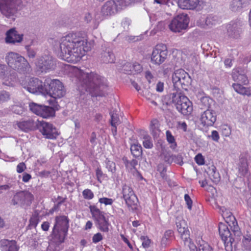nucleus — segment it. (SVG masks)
I'll return each instance as SVG.
<instances>
[{
  "label": "nucleus",
  "instance_id": "obj_44",
  "mask_svg": "<svg viewBox=\"0 0 251 251\" xmlns=\"http://www.w3.org/2000/svg\"><path fill=\"white\" fill-rule=\"evenodd\" d=\"M161 156L165 162L169 164L173 162L174 155L168 151L166 150L163 151L161 154Z\"/></svg>",
  "mask_w": 251,
  "mask_h": 251
},
{
  "label": "nucleus",
  "instance_id": "obj_24",
  "mask_svg": "<svg viewBox=\"0 0 251 251\" xmlns=\"http://www.w3.org/2000/svg\"><path fill=\"white\" fill-rule=\"evenodd\" d=\"M251 2V0H233L230 4V8L233 11H240L246 7Z\"/></svg>",
  "mask_w": 251,
  "mask_h": 251
},
{
  "label": "nucleus",
  "instance_id": "obj_35",
  "mask_svg": "<svg viewBox=\"0 0 251 251\" xmlns=\"http://www.w3.org/2000/svg\"><path fill=\"white\" fill-rule=\"evenodd\" d=\"M232 87L237 93L241 95L250 96L251 94V91L249 88L244 87L239 83H233Z\"/></svg>",
  "mask_w": 251,
  "mask_h": 251
},
{
  "label": "nucleus",
  "instance_id": "obj_34",
  "mask_svg": "<svg viewBox=\"0 0 251 251\" xmlns=\"http://www.w3.org/2000/svg\"><path fill=\"white\" fill-rule=\"evenodd\" d=\"M208 175L210 179L215 183L218 182L220 180V176L217 171L215 166H212L207 171Z\"/></svg>",
  "mask_w": 251,
  "mask_h": 251
},
{
  "label": "nucleus",
  "instance_id": "obj_7",
  "mask_svg": "<svg viewBox=\"0 0 251 251\" xmlns=\"http://www.w3.org/2000/svg\"><path fill=\"white\" fill-rule=\"evenodd\" d=\"M174 87L177 89H187L191 83V78L187 73L182 69L176 70L172 75Z\"/></svg>",
  "mask_w": 251,
  "mask_h": 251
},
{
  "label": "nucleus",
  "instance_id": "obj_48",
  "mask_svg": "<svg viewBox=\"0 0 251 251\" xmlns=\"http://www.w3.org/2000/svg\"><path fill=\"white\" fill-rule=\"evenodd\" d=\"M30 110L35 114L40 116L43 105L35 103H30L29 105Z\"/></svg>",
  "mask_w": 251,
  "mask_h": 251
},
{
  "label": "nucleus",
  "instance_id": "obj_31",
  "mask_svg": "<svg viewBox=\"0 0 251 251\" xmlns=\"http://www.w3.org/2000/svg\"><path fill=\"white\" fill-rule=\"evenodd\" d=\"M67 232L60 228L53 227L52 232V238L57 243H62L64 241Z\"/></svg>",
  "mask_w": 251,
  "mask_h": 251
},
{
  "label": "nucleus",
  "instance_id": "obj_14",
  "mask_svg": "<svg viewBox=\"0 0 251 251\" xmlns=\"http://www.w3.org/2000/svg\"><path fill=\"white\" fill-rule=\"evenodd\" d=\"M7 70L6 65L0 63V78L4 85L11 86L16 80V75L15 72H8Z\"/></svg>",
  "mask_w": 251,
  "mask_h": 251
},
{
  "label": "nucleus",
  "instance_id": "obj_28",
  "mask_svg": "<svg viewBox=\"0 0 251 251\" xmlns=\"http://www.w3.org/2000/svg\"><path fill=\"white\" fill-rule=\"evenodd\" d=\"M54 227L60 228L61 230H63V231L64 230L67 232L69 227V221L67 217L65 216L56 217Z\"/></svg>",
  "mask_w": 251,
  "mask_h": 251
},
{
  "label": "nucleus",
  "instance_id": "obj_26",
  "mask_svg": "<svg viewBox=\"0 0 251 251\" xmlns=\"http://www.w3.org/2000/svg\"><path fill=\"white\" fill-rule=\"evenodd\" d=\"M2 251H18L16 242L14 240L3 239L0 241Z\"/></svg>",
  "mask_w": 251,
  "mask_h": 251
},
{
  "label": "nucleus",
  "instance_id": "obj_27",
  "mask_svg": "<svg viewBox=\"0 0 251 251\" xmlns=\"http://www.w3.org/2000/svg\"><path fill=\"white\" fill-rule=\"evenodd\" d=\"M227 29L229 36L233 38H238L241 32V25L239 23L229 24Z\"/></svg>",
  "mask_w": 251,
  "mask_h": 251
},
{
  "label": "nucleus",
  "instance_id": "obj_64",
  "mask_svg": "<svg viewBox=\"0 0 251 251\" xmlns=\"http://www.w3.org/2000/svg\"><path fill=\"white\" fill-rule=\"evenodd\" d=\"M221 210L222 212V215L224 219H226L232 215V213L225 207H223Z\"/></svg>",
  "mask_w": 251,
  "mask_h": 251
},
{
  "label": "nucleus",
  "instance_id": "obj_51",
  "mask_svg": "<svg viewBox=\"0 0 251 251\" xmlns=\"http://www.w3.org/2000/svg\"><path fill=\"white\" fill-rule=\"evenodd\" d=\"M10 98V95L8 92L5 91H0V102L8 101Z\"/></svg>",
  "mask_w": 251,
  "mask_h": 251
},
{
  "label": "nucleus",
  "instance_id": "obj_60",
  "mask_svg": "<svg viewBox=\"0 0 251 251\" xmlns=\"http://www.w3.org/2000/svg\"><path fill=\"white\" fill-rule=\"evenodd\" d=\"M184 200L187 204V208L189 210H191L192 209L193 202L188 194H185L184 195Z\"/></svg>",
  "mask_w": 251,
  "mask_h": 251
},
{
  "label": "nucleus",
  "instance_id": "obj_29",
  "mask_svg": "<svg viewBox=\"0 0 251 251\" xmlns=\"http://www.w3.org/2000/svg\"><path fill=\"white\" fill-rule=\"evenodd\" d=\"M189 247L190 251H213L209 245L203 240L199 241V249L191 242H189Z\"/></svg>",
  "mask_w": 251,
  "mask_h": 251
},
{
  "label": "nucleus",
  "instance_id": "obj_8",
  "mask_svg": "<svg viewBox=\"0 0 251 251\" xmlns=\"http://www.w3.org/2000/svg\"><path fill=\"white\" fill-rule=\"evenodd\" d=\"M33 199L34 196L30 192L20 191L14 195L11 203L14 205L26 208L31 204Z\"/></svg>",
  "mask_w": 251,
  "mask_h": 251
},
{
  "label": "nucleus",
  "instance_id": "obj_38",
  "mask_svg": "<svg viewBox=\"0 0 251 251\" xmlns=\"http://www.w3.org/2000/svg\"><path fill=\"white\" fill-rule=\"evenodd\" d=\"M115 3V7L118 11L128 6L134 0H112Z\"/></svg>",
  "mask_w": 251,
  "mask_h": 251
},
{
  "label": "nucleus",
  "instance_id": "obj_4",
  "mask_svg": "<svg viewBox=\"0 0 251 251\" xmlns=\"http://www.w3.org/2000/svg\"><path fill=\"white\" fill-rule=\"evenodd\" d=\"M5 59L10 68L20 73H24L29 69V64L26 59L17 52H7L5 55Z\"/></svg>",
  "mask_w": 251,
  "mask_h": 251
},
{
  "label": "nucleus",
  "instance_id": "obj_17",
  "mask_svg": "<svg viewBox=\"0 0 251 251\" xmlns=\"http://www.w3.org/2000/svg\"><path fill=\"white\" fill-rule=\"evenodd\" d=\"M115 3L112 0L106 1L101 7L100 17H96V21L99 19L103 20L106 17L114 14L117 12Z\"/></svg>",
  "mask_w": 251,
  "mask_h": 251
},
{
  "label": "nucleus",
  "instance_id": "obj_25",
  "mask_svg": "<svg viewBox=\"0 0 251 251\" xmlns=\"http://www.w3.org/2000/svg\"><path fill=\"white\" fill-rule=\"evenodd\" d=\"M200 2V0H178V5L183 9H194Z\"/></svg>",
  "mask_w": 251,
  "mask_h": 251
},
{
  "label": "nucleus",
  "instance_id": "obj_22",
  "mask_svg": "<svg viewBox=\"0 0 251 251\" xmlns=\"http://www.w3.org/2000/svg\"><path fill=\"white\" fill-rule=\"evenodd\" d=\"M49 102L51 106L43 105L40 113V116L44 118L54 116L55 110H58V107H59L57 102L54 100H49Z\"/></svg>",
  "mask_w": 251,
  "mask_h": 251
},
{
  "label": "nucleus",
  "instance_id": "obj_1",
  "mask_svg": "<svg viewBox=\"0 0 251 251\" xmlns=\"http://www.w3.org/2000/svg\"><path fill=\"white\" fill-rule=\"evenodd\" d=\"M87 37L84 32L70 33L55 42L58 48V56L68 62L79 61L89 50L87 47Z\"/></svg>",
  "mask_w": 251,
  "mask_h": 251
},
{
  "label": "nucleus",
  "instance_id": "obj_42",
  "mask_svg": "<svg viewBox=\"0 0 251 251\" xmlns=\"http://www.w3.org/2000/svg\"><path fill=\"white\" fill-rule=\"evenodd\" d=\"M173 231L172 230H167L165 231L163 237L161 240V246L166 247L170 242L171 238L173 236Z\"/></svg>",
  "mask_w": 251,
  "mask_h": 251
},
{
  "label": "nucleus",
  "instance_id": "obj_18",
  "mask_svg": "<svg viewBox=\"0 0 251 251\" xmlns=\"http://www.w3.org/2000/svg\"><path fill=\"white\" fill-rule=\"evenodd\" d=\"M19 129L25 132H28L36 129L37 124L34 119L31 118H26L20 121H17L15 123Z\"/></svg>",
  "mask_w": 251,
  "mask_h": 251
},
{
  "label": "nucleus",
  "instance_id": "obj_47",
  "mask_svg": "<svg viewBox=\"0 0 251 251\" xmlns=\"http://www.w3.org/2000/svg\"><path fill=\"white\" fill-rule=\"evenodd\" d=\"M243 247L246 250L251 251V234H246L242 240Z\"/></svg>",
  "mask_w": 251,
  "mask_h": 251
},
{
  "label": "nucleus",
  "instance_id": "obj_37",
  "mask_svg": "<svg viewBox=\"0 0 251 251\" xmlns=\"http://www.w3.org/2000/svg\"><path fill=\"white\" fill-rule=\"evenodd\" d=\"M90 212L93 218L97 221L98 220L104 217L103 213L101 211L98 207L95 205H90L89 206Z\"/></svg>",
  "mask_w": 251,
  "mask_h": 251
},
{
  "label": "nucleus",
  "instance_id": "obj_15",
  "mask_svg": "<svg viewBox=\"0 0 251 251\" xmlns=\"http://www.w3.org/2000/svg\"><path fill=\"white\" fill-rule=\"evenodd\" d=\"M40 131L45 138L54 139L58 135L56 128L51 124L42 122L40 123Z\"/></svg>",
  "mask_w": 251,
  "mask_h": 251
},
{
  "label": "nucleus",
  "instance_id": "obj_59",
  "mask_svg": "<svg viewBox=\"0 0 251 251\" xmlns=\"http://www.w3.org/2000/svg\"><path fill=\"white\" fill-rule=\"evenodd\" d=\"M201 102L206 108H209L212 102V100L207 97H203L201 99Z\"/></svg>",
  "mask_w": 251,
  "mask_h": 251
},
{
  "label": "nucleus",
  "instance_id": "obj_58",
  "mask_svg": "<svg viewBox=\"0 0 251 251\" xmlns=\"http://www.w3.org/2000/svg\"><path fill=\"white\" fill-rule=\"evenodd\" d=\"M114 200L112 199L108 198H101L99 200V202L101 204H104L105 205H112Z\"/></svg>",
  "mask_w": 251,
  "mask_h": 251
},
{
  "label": "nucleus",
  "instance_id": "obj_40",
  "mask_svg": "<svg viewBox=\"0 0 251 251\" xmlns=\"http://www.w3.org/2000/svg\"><path fill=\"white\" fill-rule=\"evenodd\" d=\"M232 77L234 80L237 81L244 85H247L249 83L247 76L244 74H239L238 71L236 73H233Z\"/></svg>",
  "mask_w": 251,
  "mask_h": 251
},
{
  "label": "nucleus",
  "instance_id": "obj_43",
  "mask_svg": "<svg viewBox=\"0 0 251 251\" xmlns=\"http://www.w3.org/2000/svg\"><path fill=\"white\" fill-rule=\"evenodd\" d=\"M130 151L132 155L135 157H139L142 154V147L139 145H132L130 147Z\"/></svg>",
  "mask_w": 251,
  "mask_h": 251
},
{
  "label": "nucleus",
  "instance_id": "obj_50",
  "mask_svg": "<svg viewBox=\"0 0 251 251\" xmlns=\"http://www.w3.org/2000/svg\"><path fill=\"white\" fill-rule=\"evenodd\" d=\"M105 164L106 167L109 172H111L113 174L116 172V165L113 161L106 159Z\"/></svg>",
  "mask_w": 251,
  "mask_h": 251
},
{
  "label": "nucleus",
  "instance_id": "obj_33",
  "mask_svg": "<svg viewBox=\"0 0 251 251\" xmlns=\"http://www.w3.org/2000/svg\"><path fill=\"white\" fill-rule=\"evenodd\" d=\"M110 115L111 117L110 124L112 126V132L113 135L115 136L117 135V126L121 124V121L119 119V117L116 113L110 112Z\"/></svg>",
  "mask_w": 251,
  "mask_h": 251
},
{
  "label": "nucleus",
  "instance_id": "obj_63",
  "mask_svg": "<svg viewBox=\"0 0 251 251\" xmlns=\"http://www.w3.org/2000/svg\"><path fill=\"white\" fill-rule=\"evenodd\" d=\"M103 239L101 233H97L94 235L92 237V241L94 243H97L102 240Z\"/></svg>",
  "mask_w": 251,
  "mask_h": 251
},
{
  "label": "nucleus",
  "instance_id": "obj_9",
  "mask_svg": "<svg viewBox=\"0 0 251 251\" xmlns=\"http://www.w3.org/2000/svg\"><path fill=\"white\" fill-rule=\"evenodd\" d=\"M168 51L166 46L158 44L153 49L151 62L154 65L159 66L165 62L167 58Z\"/></svg>",
  "mask_w": 251,
  "mask_h": 251
},
{
  "label": "nucleus",
  "instance_id": "obj_39",
  "mask_svg": "<svg viewBox=\"0 0 251 251\" xmlns=\"http://www.w3.org/2000/svg\"><path fill=\"white\" fill-rule=\"evenodd\" d=\"M99 17H100V15L97 14V15H96L95 16V18H93L92 14L88 13H87L85 16V21L87 22V23H89L90 22L92 21V23H93L92 27L94 29H96L98 27L99 23H100V21H101V19H99L98 20H97L96 21V17L98 18Z\"/></svg>",
  "mask_w": 251,
  "mask_h": 251
},
{
  "label": "nucleus",
  "instance_id": "obj_55",
  "mask_svg": "<svg viewBox=\"0 0 251 251\" xmlns=\"http://www.w3.org/2000/svg\"><path fill=\"white\" fill-rule=\"evenodd\" d=\"M144 147L147 149H151L153 147L151 138L149 136H145L143 141Z\"/></svg>",
  "mask_w": 251,
  "mask_h": 251
},
{
  "label": "nucleus",
  "instance_id": "obj_23",
  "mask_svg": "<svg viewBox=\"0 0 251 251\" xmlns=\"http://www.w3.org/2000/svg\"><path fill=\"white\" fill-rule=\"evenodd\" d=\"M142 70V66L138 63L133 64L127 63L123 67V72L128 75L138 74L141 73Z\"/></svg>",
  "mask_w": 251,
  "mask_h": 251
},
{
  "label": "nucleus",
  "instance_id": "obj_52",
  "mask_svg": "<svg viewBox=\"0 0 251 251\" xmlns=\"http://www.w3.org/2000/svg\"><path fill=\"white\" fill-rule=\"evenodd\" d=\"M11 111L16 114H22L24 112V108L22 105H14L11 107Z\"/></svg>",
  "mask_w": 251,
  "mask_h": 251
},
{
  "label": "nucleus",
  "instance_id": "obj_13",
  "mask_svg": "<svg viewBox=\"0 0 251 251\" xmlns=\"http://www.w3.org/2000/svg\"><path fill=\"white\" fill-rule=\"evenodd\" d=\"M28 92L32 94H42L44 95L46 92L45 90V81L44 83L37 78H31L27 84L24 87Z\"/></svg>",
  "mask_w": 251,
  "mask_h": 251
},
{
  "label": "nucleus",
  "instance_id": "obj_36",
  "mask_svg": "<svg viewBox=\"0 0 251 251\" xmlns=\"http://www.w3.org/2000/svg\"><path fill=\"white\" fill-rule=\"evenodd\" d=\"M225 220L233 231L236 232L238 231L239 227L237 225V222L235 218L232 214L225 219Z\"/></svg>",
  "mask_w": 251,
  "mask_h": 251
},
{
  "label": "nucleus",
  "instance_id": "obj_41",
  "mask_svg": "<svg viewBox=\"0 0 251 251\" xmlns=\"http://www.w3.org/2000/svg\"><path fill=\"white\" fill-rule=\"evenodd\" d=\"M98 225V227L103 232H108L109 230V223L106 220L105 217H103L102 218L97 221Z\"/></svg>",
  "mask_w": 251,
  "mask_h": 251
},
{
  "label": "nucleus",
  "instance_id": "obj_12",
  "mask_svg": "<svg viewBox=\"0 0 251 251\" xmlns=\"http://www.w3.org/2000/svg\"><path fill=\"white\" fill-rule=\"evenodd\" d=\"M189 23L187 15L180 14L175 17L169 25L170 30L175 32H179L185 29Z\"/></svg>",
  "mask_w": 251,
  "mask_h": 251
},
{
  "label": "nucleus",
  "instance_id": "obj_20",
  "mask_svg": "<svg viewBox=\"0 0 251 251\" xmlns=\"http://www.w3.org/2000/svg\"><path fill=\"white\" fill-rule=\"evenodd\" d=\"M176 224L181 238L187 241L189 239V231L185 220L181 217H177L176 218Z\"/></svg>",
  "mask_w": 251,
  "mask_h": 251
},
{
  "label": "nucleus",
  "instance_id": "obj_57",
  "mask_svg": "<svg viewBox=\"0 0 251 251\" xmlns=\"http://www.w3.org/2000/svg\"><path fill=\"white\" fill-rule=\"evenodd\" d=\"M140 240L142 241V245L144 248H148L150 247L151 240L148 237L142 236L140 237Z\"/></svg>",
  "mask_w": 251,
  "mask_h": 251
},
{
  "label": "nucleus",
  "instance_id": "obj_62",
  "mask_svg": "<svg viewBox=\"0 0 251 251\" xmlns=\"http://www.w3.org/2000/svg\"><path fill=\"white\" fill-rule=\"evenodd\" d=\"M26 167L25 163L21 162L19 163L16 167V171L18 173H22L26 169Z\"/></svg>",
  "mask_w": 251,
  "mask_h": 251
},
{
  "label": "nucleus",
  "instance_id": "obj_3",
  "mask_svg": "<svg viewBox=\"0 0 251 251\" xmlns=\"http://www.w3.org/2000/svg\"><path fill=\"white\" fill-rule=\"evenodd\" d=\"M167 104H174L178 112L184 115H190L193 111L192 102L180 93H173L167 96Z\"/></svg>",
  "mask_w": 251,
  "mask_h": 251
},
{
  "label": "nucleus",
  "instance_id": "obj_10",
  "mask_svg": "<svg viewBox=\"0 0 251 251\" xmlns=\"http://www.w3.org/2000/svg\"><path fill=\"white\" fill-rule=\"evenodd\" d=\"M122 194L127 207L132 210L136 209L138 200L132 188L128 184L123 185Z\"/></svg>",
  "mask_w": 251,
  "mask_h": 251
},
{
  "label": "nucleus",
  "instance_id": "obj_6",
  "mask_svg": "<svg viewBox=\"0 0 251 251\" xmlns=\"http://www.w3.org/2000/svg\"><path fill=\"white\" fill-rule=\"evenodd\" d=\"M45 85L47 92L44 93V96L49 95L54 99H57L63 97L66 94L62 83L58 79L46 78Z\"/></svg>",
  "mask_w": 251,
  "mask_h": 251
},
{
  "label": "nucleus",
  "instance_id": "obj_11",
  "mask_svg": "<svg viewBox=\"0 0 251 251\" xmlns=\"http://www.w3.org/2000/svg\"><path fill=\"white\" fill-rule=\"evenodd\" d=\"M219 234L224 243L225 249L227 251H232L233 247L235 248L234 239L231 237L230 232L227 226L223 223L219 225Z\"/></svg>",
  "mask_w": 251,
  "mask_h": 251
},
{
  "label": "nucleus",
  "instance_id": "obj_21",
  "mask_svg": "<svg viewBox=\"0 0 251 251\" xmlns=\"http://www.w3.org/2000/svg\"><path fill=\"white\" fill-rule=\"evenodd\" d=\"M23 40V34H19L15 28L10 29L6 32L5 41L7 44L20 43Z\"/></svg>",
  "mask_w": 251,
  "mask_h": 251
},
{
  "label": "nucleus",
  "instance_id": "obj_5",
  "mask_svg": "<svg viewBox=\"0 0 251 251\" xmlns=\"http://www.w3.org/2000/svg\"><path fill=\"white\" fill-rule=\"evenodd\" d=\"M22 6V0H0L1 13L13 21L18 17Z\"/></svg>",
  "mask_w": 251,
  "mask_h": 251
},
{
  "label": "nucleus",
  "instance_id": "obj_30",
  "mask_svg": "<svg viewBox=\"0 0 251 251\" xmlns=\"http://www.w3.org/2000/svg\"><path fill=\"white\" fill-rule=\"evenodd\" d=\"M238 173L241 176L247 175L249 173L248 163L246 157H241L238 163Z\"/></svg>",
  "mask_w": 251,
  "mask_h": 251
},
{
  "label": "nucleus",
  "instance_id": "obj_56",
  "mask_svg": "<svg viewBox=\"0 0 251 251\" xmlns=\"http://www.w3.org/2000/svg\"><path fill=\"white\" fill-rule=\"evenodd\" d=\"M157 171L160 173V176L163 178H165L167 169L164 164H159L157 166Z\"/></svg>",
  "mask_w": 251,
  "mask_h": 251
},
{
  "label": "nucleus",
  "instance_id": "obj_16",
  "mask_svg": "<svg viewBox=\"0 0 251 251\" xmlns=\"http://www.w3.org/2000/svg\"><path fill=\"white\" fill-rule=\"evenodd\" d=\"M36 66L42 72H47L54 68V63L50 55H45L38 60Z\"/></svg>",
  "mask_w": 251,
  "mask_h": 251
},
{
  "label": "nucleus",
  "instance_id": "obj_45",
  "mask_svg": "<svg viewBox=\"0 0 251 251\" xmlns=\"http://www.w3.org/2000/svg\"><path fill=\"white\" fill-rule=\"evenodd\" d=\"M143 96L150 101V102L154 105H157V103L155 101V100L157 98L155 94L151 93L149 90H145L143 91Z\"/></svg>",
  "mask_w": 251,
  "mask_h": 251
},
{
  "label": "nucleus",
  "instance_id": "obj_46",
  "mask_svg": "<svg viewBox=\"0 0 251 251\" xmlns=\"http://www.w3.org/2000/svg\"><path fill=\"white\" fill-rule=\"evenodd\" d=\"M166 134L167 140L170 144V148L173 150L175 149L177 146V144L176 142L175 137L169 130L166 131Z\"/></svg>",
  "mask_w": 251,
  "mask_h": 251
},
{
  "label": "nucleus",
  "instance_id": "obj_2",
  "mask_svg": "<svg viewBox=\"0 0 251 251\" xmlns=\"http://www.w3.org/2000/svg\"><path fill=\"white\" fill-rule=\"evenodd\" d=\"M75 73L81 85L79 89L81 93H84L85 91L93 97L104 95L107 86L106 79L104 77L97 73L85 72L78 69Z\"/></svg>",
  "mask_w": 251,
  "mask_h": 251
},
{
  "label": "nucleus",
  "instance_id": "obj_54",
  "mask_svg": "<svg viewBox=\"0 0 251 251\" xmlns=\"http://www.w3.org/2000/svg\"><path fill=\"white\" fill-rule=\"evenodd\" d=\"M82 196L85 199L91 200L94 198V194L93 192L89 189H86L82 192Z\"/></svg>",
  "mask_w": 251,
  "mask_h": 251
},
{
  "label": "nucleus",
  "instance_id": "obj_49",
  "mask_svg": "<svg viewBox=\"0 0 251 251\" xmlns=\"http://www.w3.org/2000/svg\"><path fill=\"white\" fill-rule=\"evenodd\" d=\"M218 22L217 16L213 15H209L205 20V24L209 26L216 25Z\"/></svg>",
  "mask_w": 251,
  "mask_h": 251
},
{
  "label": "nucleus",
  "instance_id": "obj_61",
  "mask_svg": "<svg viewBox=\"0 0 251 251\" xmlns=\"http://www.w3.org/2000/svg\"><path fill=\"white\" fill-rule=\"evenodd\" d=\"M195 160L199 165H202L204 164V159L201 154H197L195 157Z\"/></svg>",
  "mask_w": 251,
  "mask_h": 251
},
{
  "label": "nucleus",
  "instance_id": "obj_32",
  "mask_svg": "<svg viewBox=\"0 0 251 251\" xmlns=\"http://www.w3.org/2000/svg\"><path fill=\"white\" fill-rule=\"evenodd\" d=\"M101 60L106 63H113L115 60V56L113 53L109 48H106L101 53Z\"/></svg>",
  "mask_w": 251,
  "mask_h": 251
},
{
  "label": "nucleus",
  "instance_id": "obj_19",
  "mask_svg": "<svg viewBox=\"0 0 251 251\" xmlns=\"http://www.w3.org/2000/svg\"><path fill=\"white\" fill-rule=\"evenodd\" d=\"M216 121V112L212 110L207 109L201 115L200 121L204 126H212Z\"/></svg>",
  "mask_w": 251,
  "mask_h": 251
},
{
  "label": "nucleus",
  "instance_id": "obj_53",
  "mask_svg": "<svg viewBox=\"0 0 251 251\" xmlns=\"http://www.w3.org/2000/svg\"><path fill=\"white\" fill-rule=\"evenodd\" d=\"M25 48L26 51L27 56L29 58H33L35 57L36 51L34 49L30 47V45H26Z\"/></svg>",
  "mask_w": 251,
  "mask_h": 251
}]
</instances>
